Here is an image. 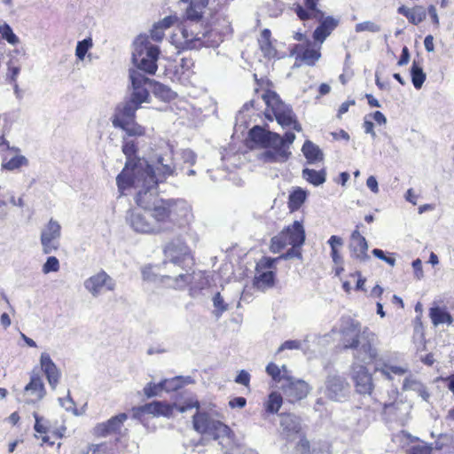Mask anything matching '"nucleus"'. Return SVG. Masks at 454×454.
I'll list each match as a JSON object with an SVG mask.
<instances>
[{
  "label": "nucleus",
  "mask_w": 454,
  "mask_h": 454,
  "mask_svg": "<svg viewBox=\"0 0 454 454\" xmlns=\"http://www.w3.org/2000/svg\"><path fill=\"white\" fill-rule=\"evenodd\" d=\"M136 138L135 136H128L125 132L122 136L121 151L126 157V162L116 176L117 187L121 194L131 188L150 192L156 188L159 183H163L168 177L173 176L176 171L171 157L166 159L164 156H159L156 173L152 165L137 156L138 144Z\"/></svg>",
  "instance_id": "obj_1"
},
{
  "label": "nucleus",
  "mask_w": 454,
  "mask_h": 454,
  "mask_svg": "<svg viewBox=\"0 0 454 454\" xmlns=\"http://www.w3.org/2000/svg\"><path fill=\"white\" fill-rule=\"evenodd\" d=\"M153 200V194L138 189L136 203L142 212L132 211L129 223L137 232L157 234L181 226L186 221L189 208L184 201L176 200Z\"/></svg>",
  "instance_id": "obj_2"
},
{
  "label": "nucleus",
  "mask_w": 454,
  "mask_h": 454,
  "mask_svg": "<svg viewBox=\"0 0 454 454\" xmlns=\"http://www.w3.org/2000/svg\"><path fill=\"white\" fill-rule=\"evenodd\" d=\"M129 78L133 92L129 98L115 106L111 121L114 128L121 129L128 136L142 137L146 135V128L136 121V113L141 104L148 99L149 92L145 85L151 80L135 69L130 70Z\"/></svg>",
  "instance_id": "obj_3"
},
{
  "label": "nucleus",
  "mask_w": 454,
  "mask_h": 454,
  "mask_svg": "<svg viewBox=\"0 0 454 454\" xmlns=\"http://www.w3.org/2000/svg\"><path fill=\"white\" fill-rule=\"evenodd\" d=\"M340 333L343 348L353 350V363L357 365L377 364L380 360L378 338L368 327H362L359 321L351 317L341 320Z\"/></svg>",
  "instance_id": "obj_4"
},
{
  "label": "nucleus",
  "mask_w": 454,
  "mask_h": 454,
  "mask_svg": "<svg viewBox=\"0 0 454 454\" xmlns=\"http://www.w3.org/2000/svg\"><path fill=\"white\" fill-rule=\"evenodd\" d=\"M305 231L303 225L299 221H294L292 224L285 227L278 235L271 238L270 251L279 253L287 246H291L286 253L277 258L264 256L257 262V270L273 269L275 263L280 259H291L294 257L301 259V247L305 242Z\"/></svg>",
  "instance_id": "obj_5"
},
{
  "label": "nucleus",
  "mask_w": 454,
  "mask_h": 454,
  "mask_svg": "<svg viewBox=\"0 0 454 454\" xmlns=\"http://www.w3.org/2000/svg\"><path fill=\"white\" fill-rule=\"evenodd\" d=\"M320 1L321 0L297 1L291 4L290 10L296 15L300 21H317V26L312 33V39H314L316 43H324L339 27L340 20L333 15H326L319 7Z\"/></svg>",
  "instance_id": "obj_6"
},
{
  "label": "nucleus",
  "mask_w": 454,
  "mask_h": 454,
  "mask_svg": "<svg viewBox=\"0 0 454 454\" xmlns=\"http://www.w3.org/2000/svg\"><path fill=\"white\" fill-rule=\"evenodd\" d=\"M164 254L168 258V262L185 270L184 273H179L173 278L172 287L175 289H184L186 286H192L196 278L195 258L189 246L180 239H172L164 247Z\"/></svg>",
  "instance_id": "obj_7"
},
{
  "label": "nucleus",
  "mask_w": 454,
  "mask_h": 454,
  "mask_svg": "<svg viewBox=\"0 0 454 454\" xmlns=\"http://www.w3.org/2000/svg\"><path fill=\"white\" fill-rule=\"evenodd\" d=\"M250 139L262 148L266 149L261 154L263 162H286L291 156V152L284 145L280 135L264 129L261 126H254L249 130Z\"/></svg>",
  "instance_id": "obj_8"
},
{
  "label": "nucleus",
  "mask_w": 454,
  "mask_h": 454,
  "mask_svg": "<svg viewBox=\"0 0 454 454\" xmlns=\"http://www.w3.org/2000/svg\"><path fill=\"white\" fill-rule=\"evenodd\" d=\"M133 47L132 61L135 66L148 74H154L158 69L159 47L151 43L147 35H139Z\"/></svg>",
  "instance_id": "obj_9"
},
{
  "label": "nucleus",
  "mask_w": 454,
  "mask_h": 454,
  "mask_svg": "<svg viewBox=\"0 0 454 454\" xmlns=\"http://www.w3.org/2000/svg\"><path fill=\"white\" fill-rule=\"evenodd\" d=\"M200 402L198 400H189L183 405L170 404L161 401H153L144 405L136 406L132 408L133 417L137 419H142L146 415L153 417H170L173 414L174 408H176L180 412H184L192 408L200 409Z\"/></svg>",
  "instance_id": "obj_10"
},
{
  "label": "nucleus",
  "mask_w": 454,
  "mask_h": 454,
  "mask_svg": "<svg viewBox=\"0 0 454 454\" xmlns=\"http://www.w3.org/2000/svg\"><path fill=\"white\" fill-rule=\"evenodd\" d=\"M175 35H179V43L184 49L192 50L208 44L207 31L201 22L184 19Z\"/></svg>",
  "instance_id": "obj_11"
},
{
  "label": "nucleus",
  "mask_w": 454,
  "mask_h": 454,
  "mask_svg": "<svg viewBox=\"0 0 454 454\" xmlns=\"http://www.w3.org/2000/svg\"><path fill=\"white\" fill-rule=\"evenodd\" d=\"M265 116L270 121L275 119L282 128H292L297 132L302 129L293 109L286 106L280 98L274 103L266 106Z\"/></svg>",
  "instance_id": "obj_12"
},
{
  "label": "nucleus",
  "mask_w": 454,
  "mask_h": 454,
  "mask_svg": "<svg viewBox=\"0 0 454 454\" xmlns=\"http://www.w3.org/2000/svg\"><path fill=\"white\" fill-rule=\"evenodd\" d=\"M208 44L218 45L225 35L231 34L232 28L227 17L222 13H215L205 26Z\"/></svg>",
  "instance_id": "obj_13"
},
{
  "label": "nucleus",
  "mask_w": 454,
  "mask_h": 454,
  "mask_svg": "<svg viewBox=\"0 0 454 454\" xmlns=\"http://www.w3.org/2000/svg\"><path fill=\"white\" fill-rule=\"evenodd\" d=\"M33 416L35 418L34 429L36 433L35 436L40 438L43 443L52 447L56 440H60L65 436L67 430L65 427L51 430L47 419L40 416L37 412H34Z\"/></svg>",
  "instance_id": "obj_14"
},
{
  "label": "nucleus",
  "mask_w": 454,
  "mask_h": 454,
  "mask_svg": "<svg viewBox=\"0 0 454 454\" xmlns=\"http://www.w3.org/2000/svg\"><path fill=\"white\" fill-rule=\"evenodd\" d=\"M128 419V414L121 412L111 417L106 421L98 423L93 427V434L96 437L106 438L108 436H121L124 423Z\"/></svg>",
  "instance_id": "obj_15"
},
{
  "label": "nucleus",
  "mask_w": 454,
  "mask_h": 454,
  "mask_svg": "<svg viewBox=\"0 0 454 454\" xmlns=\"http://www.w3.org/2000/svg\"><path fill=\"white\" fill-rule=\"evenodd\" d=\"M350 372L356 391L360 395H372L374 384L367 366L351 364Z\"/></svg>",
  "instance_id": "obj_16"
},
{
  "label": "nucleus",
  "mask_w": 454,
  "mask_h": 454,
  "mask_svg": "<svg viewBox=\"0 0 454 454\" xmlns=\"http://www.w3.org/2000/svg\"><path fill=\"white\" fill-rule=\"evenodd\" d=\"M60 235V224L51 219L41 232V244L44 254H51L59 249Z\"/></svg>",
  "instance_id": "obj_17"
},
{
  "label": "nucleus",
  "mask_w": 454,
  "mask_h": 454,
  "mask_svg": "<svg viewBox=\"0 0 454 454\" xmlns=\"http://www.w3.org/2000/svg\"><path fill=\"white\" fill-rule=\"evenodd\" d=\"M313 41L315 40L313 39ZM322 44L316 42L313 44L310 42H308L306 44H295L292 53L296 54L297 60L313 67L321 58Z\"/></svg>",
  "instance_id": "obj_18"
},
{
  "label": "nucleus",
  "mask_w": 454,
  "mask_h": 454,
  "mask_svg": "<svg viewBox=\"0 0 454 454\" xmlns=\"http://www.w3.org/2000/svg\"><path fill=\"white\" fill-rule=\"evenodd\" d=\"M362 223H358L356 229L350 235L348 248L350 256L359 262L367 261L370 256L368 255V244L365 238L360 233Z\"/></svg>",
  "instance_id": "obj_19"
},
{
  "label": "nucleus",
  "mask_w": 454,
  "mask_h": 454,
  "mask_svg": "<svg viewBox=\"0 0 454 454\" xmlns=\"http://www.w3.org/2000/svg\"><path fill=\"white\" fill-rule=\"evenodd\" d=\"M286 384L283 386L284 393L289 403H294L305 398L310 387L302 380H296L293 377H286Z\"/></svg>",
  "instance_id": "obj_20"
},
{
  "label": "nucleus",
  "mask_w": 454,
  "mask_h": 454,
  "mask_svg": "<svg viewBox=\"0 0 454 454\" xmlns=\"http://www.w3.org/2000/svg\"><path fill=\"white\" fill-rule=\"evenodd\" d=\"M255 81L254 92L256 94L262 93L261 98L264 101L265 105L268 106L270 103H274L275 100L279 98L278 93L274 90V84L268 77L258 78L257 74H254Z\"/></svg>",
  "instance_id": "obj_21"
},
{
  "label": "nucleus",
  "mask_w": 454,
  "mask_h": 454,
  "mask_svg": "<svg viewBox=\"0 0 454 454\" xmlns=\"http://www.w3.org/2000/svg\"><path fill=\"white\" fill-rule=\"evenodd\" d=\"M84 286L94 296L98 295L104 286H106L108 290H113L114 287L111 278L104 270L90 277L84 282Z\"/></svg>",
  "instance_id": "obj_22"
},
{
  "label": "nucleus",
  "mask_w": 454,
  "mask_h": 454,
  "mask_svg": "<svg viewBox=\"0 0 454 454\" xmlns=\"http://www.w3.org/2000/svg\"><path fill=\"white\" fill-rule=\"evenodd\" d=\"M41 368L46 376L48 383L55 388L59 382L61 373L47 353H43L40 357Z\"/></svg>",
  "instance_id": "obj_23"
},
{
  "label": "nucleus",
  "mask_w": 454,
  "mask_h": 454,
  "mask_svg": "<svg viewBox=\"0 0 454 454\" xmlns=\"http://www.w3.org/2000/svg\"><path fill=\"white\" fill-rule=\"evenodd\" d=\"M24 395H27V403H35L45 395L43 382L39 375H32L29 383L24 388Z\"/></svg>",
  "instance_id": "obj_24"
},
{
  "label": "nucleus",
  "mask_w": 454,
  "mask_h": 454,
  "mask_svg": "<svg viewBox=\"0 0 454 454\" xmlns=\"http://www.w3.org/2000/svg\"><path fill=\"white\" fill-rule=\"evenodd\" d=\"M325 386L329 397L337 400L348 387V383L342 376L332 375L327 378Z\"/></svg>",
  "instance_id": "obj_25"
},
{
  "label": "nucleus",
  "mask_w": 454,
  "mask_h": 454,
  "mask_svg": "<svg viewBox=\"0 0 454 454\" xmlns=\"http://www.w3.org/2000/svg\"><path fill=\"white\" fill-rule=\"evenodd\" d=\"M397 12L404 16L412 25H419L427 18V12L422 5H416L413 8L402 5L398 8Z\"/></svg>",
  "instance_id": "obj_26"
},
{
  "label": "nucleus",
  "mask_w": 454,
  "mask_h": 454,
  "mask_svg": "<svg viewBox=\"0 0 454 454\" xmlns=\"http://www.w3.org/2000/svg\"><path fill=\"white\" fill-rule=\"evenodd\" d=\"M258 44L265 58L274 59L277 57L278 51L272 43L271 31L269 28L261 31Z\"/></svg>",
  "instance_id": "obj_27"
},
{
  "label": "nucleus",
  "mask_w": 454,
  "mask_h": 454,
  "mask_svg": "<svg viewBox=\"0 0 454 454\" xmlns=\"http://www.w3.org/2000/svg\"><path fill=\"white\" fill-rule=\"evenodd\" d=\"M184 3H189L185 12V19L200 22L204 9L208 4V0H181Z\"/></svg>",
  "instance_id": "obj_28"
},
{
  "label": "nucleus",
  "mask_w": 454,
  "mask_h": 454,
  "mask_svg": "<svg viewBox=\"0 0 454 454\" xmlns=\"http://www.w3.org/2000/svg\"><path fill=\"white\" fill-rule=\"evenodd\" d=\"M209 427L207 431L208 434H210L214 440H219L220 438H228L233 440L234 433L231 429L229 426L219 421L214 420L209 424Z\"/></svg>",
  "instance_id": "obj_29"
},
{
  "label": "nucleus",
  "mask_w": 454,
  "mask_h": 454,
  "mask_svg": "<svg viewBox=\"0 0 454 454\" xmlns=\"http://www.w3.org/2000/svg\"><path fill=\"white\" fill-rule=\"evenodd\" d=\"M301 152L309 164L320 162L324 160V153L319 146L310 140H306L304 142L301 147Z\"/></svg>",
  "instance_id": "obj_30"
},
{
  "label": "nucleus",
  "mask_w": 454,
  "mask_h": 454,
  "mask_svg": "<svg viewBox=\"0 0 454 454\" xmlns=\"http://www.w3.org/2000/svg\"><path fill=\"white\" fill-rule=\"evenodd\" d=\"M307 199V192L301 187H295L288 196L287 207L290 212L300 209Z\"/></svg>",
  "instance_id": "obj_31"
},
{
  "label": "nucleus",
  "mask_w": 454,
  "mask_h": 454,
  "mask_svg": "<svg viewBox=\"0 0 454 454\" xmlns=\"http://www.w3.org/2000/svg\"><path fill=\"white\" fill-rule=\"evenodd\" d=\"M429 317L432 324L437 326L442 324L451 325L453 323L452 316L444 309L440 307H432L429 309Z\"/></svg>",
  "instance_id": "obj_32"
},
{
  "label": "nucleus",
  "mask_w": 454,
  "mask_h": 454,
  "mask_svg": "<svg viewBox=\"0 0 454 454\" xmlns=\"http://www.w3.org/2000/svg\"><path fill=\"white\" fill-rule=\"evenodd\" d=\"M15 153L16 154L11 159H7L6 157L3 159L1 164L3 170L13 171L28 165V160L25 156L20 154V153Z\"/></svg>",
  "instance_id": "obj_33"
},
{
  "label": "nucleus",
  "mask_w": 454,
  "mask_h": 454,
  "mask_svg": "<svg viewBox=\"0 0 454 454\" xmlns=\"http://www.w3.org/2000/svg\"><path fill=\"white\" fill-rule=\"evenodd\" d=\"M283 404V397L280 393L273 391L269 394L264 402V411L266 414L278 413Z\"/></svg>",
  "instance_id": "obj_34"
},
{
  "label": "nucleus",
  "mask_w": 454,
  "mask_h": 454,
  "mask_svg": "<svg viewBox=\"0 0 454 454\" xmlns=\"http://www.w3.org/2000/svg\"><path fill=\"white\" fill-rule=\"evenodd\" d=\"M302 177L309 184L318 186L325 182L326 171L325 168L315 170L312 168H304Z\"/></svg>",
  "instance_id": "obj_35"
},
{
  "label": "nucleus",
  "mask_w": 454,
  "mask_h": 454,
  "mask_svg": "<svg viewBox=\"0 0 454 454\" xmlns=\"http://www.w3.org/2000/svg\"><path fill=\"white\" fill-rule=\"evenodd\" d=\"M281 426L287 433L300 434L301 432V419L291 413H282Z\"/></svg>",
  "instance_id": "obj_36"
},
{
  "label": "nucleus",
  "mask_w": 454,
  "mask_h": 454,
  "mask_svg": "<svg viewBox=\"0 0 454 454\" xmlns=\"http://www.w3.org/2000/svg\"><path fill=\"white\" fill-rule=\"evenodd\" d=\"M271 269H265L256 271L258 275L255 277V284L259 288L272 287L275 284V272Z\"/></svg>",
  "instance_id": "obj_37"
},
{
  "label": "nucleus",
  "mask_w": 454,
  "mask_h": 454,
  "mask_svg": "<svg viewBox=\"0 0 454 454\" xmlns=\"http://www.w3.org/2000/svg\"><path fill=\"white\" fill-rule=\"evenodd\" d=\"M328 244L331 247V257L334 264H340L343 257L340 254V247L343 246V239L336 235H333L328 239Z\"/></svg>",
  "instance_id": "obj_38"
},
{
  "label": "nucleus",
  "mask_w": 454,
  "mask_h": 454,
  "mask_svg": "<svg viewBox=\"0 0 454 454\" xmlns=\"http://www.w3.org/2000/svg\"><path fill=\"white\" fill-rule=\"evenodd\" d=\"M213 421L206 412L197 411L192 417L193 428L200 433H207L209 424Z\"/></svg>",
  "instance_id": "obj_39"
},
{
  "label": "nucleus",
  "mask_w": 454,
  "mask_h": 454,
  "mask_svg": "<svg viewBox=\"0 0 454 454\" xmlns=\"http://www.w3.org/2000/svg\"><path fill=\"white\" fill-rule=\"evenodd\" d=\"M411 82L415 89L419 90L426 81V74L415 61L411 68Z\"/></svg>",
  "instance_id": "obj_40"
},
{
  "label": "nucleus",
  "mask_w": 454,
  "mask_h": 454,
  "mask_svg": "<svg viewBox=\"0 0 454 454\" xmlns=\"http://www.w3.org/2000/svg\"><path fill=\"white\" fill-rule=\"evenodd\" d=\"M210 286L209 276L206 271H196V278L193 280V285L191 286V292L201 291Z\"/></svg>",
  "instance_id": "obj_41"
},
{
  "label": "nucleus",
  "mask_w": 454,
  "mask_h": 454,
  "mask_svg": "<svg viewBox=\"0 0 454 454\" xmlns=\"http://www.w3.org/2000/svg\"><path fill=\"white\" fill-rule=\"evenodd\" d=\"M163 390L166 392L177 391L182 388L184 385V381L182 377H175L172 379H166L161 380Z\"/></svg>",
  "instance_id": "obj_42"
},
{
  "label": "nucleus",
  "mask_w": 454,
  "mask_h": 454,
  "mask_svg": "<svg viewBox=\"0 0 454 454\" xmlns=\"http://www.w3.org/2000/svg\"><path fill=\"white\" fill-rule=\"evenodd\" d=\"M265 370L267 374L277 383L280 382L282 380H286V377H289L288 375L282 374L280 367L272 362L267 364Z\"/></svg>",
  "instance_id": "obj_43"
},
{
  "label": "nucleus",
  "mask_w": 454,
  "mask_h": 454,
  "mask_svg": "<svg viewBox=\"0 0 454 454\" xmlns=\"http://www.w3.org/2000/svg\"><path fill=\"white\" fill-rule=\"evenodd\" d=\"M0 35L2 39L6 40L12 45H16L19 43V38L8 24L0 26Z\"/></svg>",
  "instance_id": "obj_44"
},
{
  "label": "nucleus",
  "mask_w": 454,
  "mask_h": 454,
  "mask_svg": "<svg viewBox=\"0 0 454 454\" xmlns=\"http://www.w3.org/2000/svg\"><path fill=\"white\" fill-rule=\"evenodd\" d=\"M379 371L387 378L391 379V374L401 376L406 373L407 369L399 365H389L387 364H384Z\"/></svg>",
  "instance_id": "obj_45"
},
{
  "label": "nucleus",
  "mask_w": 454,
  "mask_h": 454,
  "mask_svg": "<svg viewBox=\"0 0 454 454\" xmlns=\"http://www.w3.org/2000/svg\"><path fill=\"white\" fill-rule=\"evenodd\" d=\"M381 30V27L379 24H377L374 21L367 20L364 22L357 23L355 27V31L356 33L361 32H371V33H377Z\"/></svg>",
  "instance_id": "obj_46"
},
{
  "label": "nucleus",
  "mask_w": 454,
  "mask_h": 454,
  "mask_svg": "<svg viewBox=\"0 0 454 454\" xmlns=\"http://www.w3.org/2000/svg\"><path fill=\"white\" fill-rule=\"evenodd\" d=\"M154 93L165 101H170L176 97L175 92H173L168 87L160 83H156Z\"/></svg>",
  "instance_id": "obj_47"
},
{
  "label": "nucleus",
  "mask_w": 454,
  "mask_h": 454,
  "mask_svg": "<svg viewBox=\"0 0 454 454\" xmlns=\"http://www.w3.org/2000/svg\"><path fill=\"white\" fill-rule=\"evenodd\" d=\"M433 447L431 444L421 442L419 444L411 445L406 454H433Z\"/></svg>",
  "instance_id": "obj_48"
},
{
  "label": "nucleus",
  "mask_w": 454,
  "mask_h": 454,
  "mask_svg": "<svg viewBox=\"0 0 454 454\" xmlns=\"http://www.w3.org/2000/svg\"><path fill=\"white\" fill-rule=\"evenodd\" d=\"M92 47V40L90 38L84 39L82 41L78 42L75 49V55L80 59L82 60L89 51L90 48Z\"/></svg>",
  "instance_id": "obj_49"
},
{
  "label": "nucleus",
  "mask_w": 454,
  "mask_h": 454,
  "mask_svg": "<svg viewBox=\"0 0 454 454\" xmlns=\"http://www.w3.org/2000/svg\"><path fill=\"white\" fill-rule=\"evenodd\" d=\"M213 303L215 309V314L220 317L224 311L228 309V304L224 302L223 296L217 292L213 297Z\"/></svg>",
  "instance_id": "obj_50"
},
{
  "label": "nucleus",
  "mask_w": 454,
  "mask_h": 454,
  "mask_svg": "<svg viewBox=\"0 0 454 454\" xmlns=\"http://www.w3.org/2000/svg\"><path fill=\"white\" fill-rule=\"evenodd\" d=\"M194 66V63L192 59L182 58L178 66H176V72L178 74L181 73L182 75L189 76L192 72V68Z\"/></svg>",
  "instance_id": "obj_51"
},
{
  "label": "nucleus",
  "mask_w": 454,
  "mask_h": 454,
  "mask_svg": "<svg viewBox=\"0 0 454 454\" xmlns=\"http://www.w3.org/2000/svg\"><path fill=\"white\" fill-rule=\"evenodd\" d=\"M143 391H144L145 395L148 398L156 396V395H160V392L163 391L162 383H161V381L159 382L158 384L153 383V382H149L144 387Z\"/></svg>",
  "instance_id": "obj_52"
},
{
  "label": "nucleus",
  "mask_w": 454,
  "mask_h": 454,
  "mask_svg": "<svg viewBox=\"0 0 454 454\" xmlns=\"http://www.w3.org/2000/svg\"><path fill=\"white\" fill-rule=\"evenodd\" d=\"M59 270V262L55 256L48 257L46 262L43 266V272L47 274L50 272H57Z\"/></svg>",
  "instance_id": "obj_53"
},
{
  "label": "nucleus",
  "mask_w": 454,
  "mask_h": 454,
  "mask_svg": "<svg viewBox=\"0 0 454 454\" xmlns=\"http://www.w3.org/2000/svg\"><path fill=\"white\" fill-rule=\"evenodd\" d=\"M234 381L238 384L243 385L247 388L248 392L251 391V375L245 370H241L239 374L236 376Z\"/></svg>",
  "instance_id": "obj_54"
},
{
  "label": "nucleus",
  "mask_w": 454,
  "mask_h": 454,
  "mask_svg": "<svg viewBox=\"0 0 454 454\" xmlns=\"http://www.w3.org/2000/svg\"><path fill=\"white\" fill-rule=\"evenodd\" d=\"M20 68L19 67L12 66L11 63L8 65V71L6 78L10 83H12L15 89L18 88L17 78L20 74Z\"/></svg>",
  "instance_id": "obj_55"
},
{
  "label": "nucleus",
  "mask_w": 454,
  "mask_h": 454,
  "mask_svg": "<svg viewBox=\"0 0 454 454\" xmlns=\"http://www.w3.org/2000/svg\"><path fill=\"white\" fill-rule=\"evenodd\" d=\"M348 277L356 278V283L355 286L356 291H365L364 286L366 278L362 276L361 271L356 270L355 272L349 273Z\"/></svg>",
  "instance_id": "obj_56"
},
{
  "label": "nucleus",
  "mask_w": 454,
  "mask_h": 454,
  "mask_svg": "<svg viewBox=\"0 0 454 454\" xmlns=\"http://www.w3.org/2000/svg\"><path fill=\"white\" fill-rule=\"evenodd\" d=\"M165 35V29H163L158 24H154L150 30V36L153 40L155 42H160Z\"/></svg>",
  "instance_id": "obj_57"
},
{
  "label": "nucleus",
  "mask_w": 454,
  "mask_h": 454,
  "mask_svg": "<svg viewBox=\"0 0 454 454\" xmlns=\"http://www.w3.org/2000/svg\"><path fill=\"white\" fill-rule=\"evenodd\" d=\"M372 253L374 256L386 262L390 266H394L395 264V258L393 256H387L381 249L374 248Z\"/></svg>",
  "instance_id": "obj_58"
},
{
  "label": "nucleus",
  "mask_w": 454,
  "mask_h": 454,
  "mask_svg": "<svg viewBox=\"0 0 454 454\" xmlns=\"http://www.w3.org/2000/svg\"><path fill=\"white\" fill-rule=\"evenodd\" d=\"M297 450H299L301 454H309L310 450V443L308 439L303 435L301 437L300 441L296 445Z\"/></svg>",
  "instance_id": "obj_59"
},
{
  "label": "nucleus",
  "mask_w": 454,
  "mask_h": 454,
  "mask_svg": "<svg viewBox=\"0 0 454 454\" xmlns=\"http://www.w3.org/2000/svg\"><path fill=\"white\" fill-rule=\"evenodd\" d=\"M178 20V18L175 15H169L157 22L159 26H160L163 29H168L170 27H172L176 21Z\"/></svg>",
  "instance_id": "obj_60"
},
{
  "label": "nucleus",
  "mask_w": 454,
  "mask_h": 454,
  "mask_svg": "<svg viewBox=\"0 0 454 454\" xmlns=\"http://www.w3.org/2000/svg\"><path fill=\"white\" fill-rule=\"evenodd\" d=\"M228 404L231 409H242L247 405V399L242 396L233 397L229 401Z\"/></svg>",
  "instance_id": "obj_61"
},
{
  "label": "nucleus",
  "mask_w": 454,
  "mask_h": 454,
  "mask_svg": "<svg viewBox=\"0 0 454 454\" xmlns=\"http://www.w3.org/2000/svg\"><path fill=\"white\" fill-rule=\"evenodd\" d=\"M301 343L299 340H286L283 342L278 349V353L284 351L285 349H299Z\"/></svg>",
  "instance_id": "obj_62"
},
{
  "label": "nucleus",
  "mask_w": 454,
  "mask_h": 454,
  "mask_svg": "<svg viewBox=\"0 0 454 454\" xmlns=\"http://www.w3.org/2000/svg\"><path fill=\"white\" fill-rule=\"evenodd\" d=\"M412 268L414 270V274L418 279H420L423 277V269H422V262L420 259H416L412 262Z\"/></svg>",
  "instance_id": "obj_63"
},
{
  "label": "nucleus",
  "mask_w": 454,
  "mask_h": 454,
  "mask_svg": "<svg viewBox=\"0 0 454 454\" xmlns=\"http://www.w3.org/2000/svg\"><path fill=\"white\" fill-rule=\"evenodd\" d=\"M427 12H428V14L431 18V20L433 22V24L438 27H439V24H440V21H439V17L437 15V12H436V8L434 5L433 4H430L428 7H427Z\"/></svg>",
  "instance_id": "obj_64"
}]
</instances>
